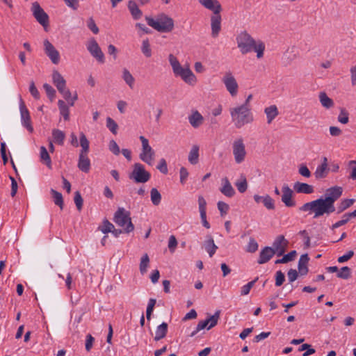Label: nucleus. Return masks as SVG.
I'll return each instance as SVG.
<instances>
[{
	"mask_svg": "<svg viewBox=\"0 0 356 356\" xmlns=\"http://www.w3.org/2000/svg\"><path fill=\"white\" fill-rule=\"evenodd\" d=\"M342 188L334 186L327 190L325 197L304 204L300 210L302 211H312L314 213V218H319L324 214L329 215L336 211L334 202L342 195ZM355 202L354 199H344L338 204L337 213H341L348 209Z\"/></svg>",
	"mask_w": 356,
	"mask_h": 356,
	"instance_id": "1",
	"label": "nucleus"
},
{
	"mask_svg": "<svg viewBox=\"0 0 356 356\" xmlns=\"http://www.w3.org/2000/svg\"><path fill=\"white\" fill-rule=\"evenodd\" d=\"M168 61L175 76L181 78L184 83L191 86H194L197 83V79L189 65H181L177 58L172 54L168 56Z\"/></svg>",
	"mask_w": 356,
	"mask_h": 356,
	"instance_id": "2",
	"label": "nucleus"
},
{
	"mask_svg": "<svg viewBox=\"0 0 356 356\" xmlns=\"http://www.w3.org/2000/svg\"><path fill=\"white\" fill-rule=\"evenodd\" d=\"M229 113L232 122L236 129H241L254 120L251 108H248L246 105H238L230 108Z\"/></svg>",
	"mask_w": 356,
	"mask_h": 356,
	"instance_id": "3",
	"label": "nucleus"
},
{
	"mask_svg": "<svg viewBox=\"0 0 356 356\" xmlns=\"http://www.w3.org/2000/svg\"><path fill=\"white\" fill-rule=\"evenodd\" d=\"M147 24L161 33L170 32L174 29V21L165 14H161L156 19L146 17Z\"/></svg>",
	"mask_w": 356,
	"mask_h": 356,
	"instance_id": "4",
	"label": "nucleus"
},
{
	"mask_svg": "<svg viewBox=\"0 0 356 356\" xmlns=\"http://www.w3.org/2000/svg\"><path fill=\"white\" fill-rule=\"evenodd\" d=\"M113 220L118 226L124 227V232L126 233H129L134 229L130 213L124 208H118L115 213Z\"/></svg>",
	"mask_w": 356,
	"mask_h": 356,
	"instance_id": "5",
	"label": "nucleus"
},
{
	"mask_svg": "<svg viewBox=\"0 0 356 356\" xmlns=\"http://www.w3.org/2000/svg\"><path fill=\"white\" fill-rule=\"evenodd\" d=\"M232 149L236 163L240 164L245 160L247 151L244 140L242 137H238L233 140Z\"/></svg>",
	"mask_w": 356,
	"mask_h": 356,
	"instance_id": "6",
	"label": "nucleus"
},
{
	"mask_svg": "<svg viewBox=\"0 0 356 356\" xmlns=\"http://www.w3.org/2000/svg\"><path fill=\"white\" fill-rule=\"evenodd\" d=\"M254 40L245 31L241 32L236 37V42L242 54H246L252 51Z\"/></svg>",
	"mask_w": 356,
	"mask_h": 356,
	"instance_id": "7",
	"label": "nucleus"
},
{
	"mask_svg": "<svg viewBox=\"0 0 356 356\" xmlns=\"http://www.w3.org/2000/svg\"><path fill=\"white\" fill-rule=\"evenodd\" d=\"M142 143V151L139 155L140 159L149 165H152L155 159V152L149 144L148 140L143 136L139 137Z\"/></svg>",
	"mask_w": 356,
	"mask_h": 356,
	"instance_id": "8",
	"label": "nucleus"
},
{
	"mask_svg": "<svg viewBox=\"0 0 356 356\" xmlns=\"http://www.w3.org/2000/svg\"><path fill=\"white\" fill-rule=\"evenodd\" d=\"M150 177V173L145 170L143 165L137 163L134 164V170L129 177L136 183H145L149 181Z\"/></svg>",
	"mask_w": 356,
	"mask_h": 356,
	"instance_id": "9",
	"label": "nucleus"
},
{
	"mask_svg": "<svg viewBox=\"0 0 356 356\" xmlns=\"http://www.w3.org/2000/svg\"><path fill=\"white\" fill-rule=\"evenodd\" d=\"M220 315V310H216L213 315L204 321H201L197 325V327L194 331L191 334V337H194L198 332L207 327L208 330L215 327L219 320Z\"/></svg>",
	"mask_w": 356,
	"mask_h": 356,
	"instance_id": "10",
	"label": "nucleus"
},
{
	"mask_svg": "<svg viewBox=\"0 0 356 356\" xmlns=\"http://www.w3.org/2000/svg\"><path fill=\"white\" fill-rule=\"evenodd\" d=\"M222 82L232 97H235L237 95L238 85L232 72H226L222 78Z\"/></svg>",
	"mask_w": 356,
	"mask_h": 356,
	"instance_id": "11",
	"label": "nucleus"
},
{
	"mask_svg": "<svg viewBox=\"0 0 356 356\" xmlns=\"http://www.w3.org/2000/svg\"><path fill=\"white\" fill-rule=\"evenodd\" d=\"M31 11L33 17L44 28L49 25V16L38 2L32 3Z\"/></svg>",
	"mask_w": 356,
	"mask_h": 356,
	"instance_id": "12",
	"label": "nucleus"
},
{
	"mask_svg": "<svg viewBox=\"0 0 356 356\" xmlns=\"http://www.w3.org/2000/svg\"><path fill=\"white\" fill-rule=\"evenodd\" d=\"M87 49L98 62L104 63L105 61V57L103 51L99 47L98 43L94 38H91L86 44Z\"/></svg>",
	"mask_w": 356,
	"mask_h": 356,
	"instance_id": "13",
	"label": "nucleus"
},
{
	"mask_svg": "<svg viewBox=\"0 0 356 356\" xmlns=\"http://www.w3.org/2000/svg\"><path fill=\"white\" fill-rule=\"evenodd\" d=\"M19 110L22 126L25 127L30 133H32L33 131V127L31 124V116L22 98L19 100Z\"/></svg>",
	"mask_w": 356,
	"mask_h": 356,
	"instance_id": "14",
	"label": "nucleus"
},
{
	"mask_svg": "<svg viewBox=\"0 0 356 356\" xmlns=\"http://www.w3.org/2000/svg\"><path fill=\"white\" fill-rule=\"evenodd\" d=\"M43 44L46 55L54 64H58L60 61L59 52L48 40H44Z\"/></svg>",
	"mask_w": 356,
	"mask_h": 356,
	"instance_id": "15",
	"label": "nucleus"
},
{
	"mask_svg": "<svg viewBox=\"0 0 356 356\" xmlns=\"http://www.w3.org/2000/svg\"><path fill=\"white\" fill-rule=\"evenodd\" d=\"M288 241L282 235L278 236L273 243L271 248L278 257L284 254L287 248Z\"/></svg>",
	"mask_w": 356,
	"mask_h": 356,
	"instance_id": "16",
	"label": "nucleus"
},
{
	"mask_svg": "<svg viewBox=\"0 0 356 356\" xmlns=\"http://www.w3.org/2000/svg\"><path fill=\"white\" fill-rule=\"evenodd\" d=\"M282 202L287 207H292L296 205V202L293 200V191L287 185L284 184L282 188Z\"/></svg>",
	"mask_w": 356,
	"mask_h": 356,
	"instance_id": "17",
	"label": "nucleus"
},
{
	"mask_svg": "<svg viewBox=\"0 0 356 356\" xmlns=\"http://www.w3.org/2000/svg\"><path fill=\"white\" fill-rule=\"evenodd\" d=\"M220 13H213L211 17V35L213 38L218 36L221 29V16Z\"/></svg>",
	"mask_w": 356,
	"mask_h": 356,
	"instance_id": "18",
	"label": "nucleus"
},
{
	"mask_svg": "<svg viewBox=\"0 0 356 356\" xmlns=\"http://www.w3.org/2000/svg\"><path fill=\"white\" fill-rule=\"evenodd\" d=\"M197 1L204 8L213 13H220L222 10V6L218 0H197Z\"/></svg>",
	"mask_w": 356,
	"mask_h": 356,
	"instance_id": "19",
	"label": "nucleus"
},
{
	"mask_svg": "<svg viewBox=\"0 0 356 356\" xmlns=\"http://www.w3.org/2000/svg\"><path fill=\"white\" fill-rule=\"evenodd\" d=\"M190 124L195 129L200 127L204 123V117L197 110L193 111L188 117Z\"/></svg>",
	"mask_w": 356,
	"mask_h": 356,
	"instance_id": "20",
	"label": "nucleus"
},
{
	"mask_svg": "<svg viewBox=\"0 0 356 356\" xmlns=\"http://www.w3.org/2000/svg\"><path fill=\"white\" fill-rule=\"evenodd\" d=\"M222 187L220 188V191L227 197H232L236 192L229 181L227 177H224L221 180Z\"/></svg>",
	"mask_w": 356,
	"mask_h": 356,
	"instance_id": "21",
	"label": "nucleus"
},
{
	"mask_svg": "<svg viewBox=\"0 0 356 356\" xmlns=\"http://www.w3.org/2000/svg\"><path fill=\"white\" fill-rule=\"evenodd\" d=\"M275 252L271 247H265L261 250L259 254V257L257 263L259 264H264L267 263L274 255Z\"/></svg>",
	"mask_w": 356,
	"mask_h": 356,
	"instance_id": "22",
	"label": "nucleus"
},
{
	"mask_svg": "<svg viewBox=\"0 0 356 356\" xmlns=\"http://www.w3.org/2000/svg\"><path fill=\"white\" fill-rule=\"evenodd\" d=\"M78 168L83 172H88L90 169V161L88 154H79L78 161Z\"/></svg>",
	"mask_w": 356,
	"mask_h": 356,
	"instance_id": "23",
	"label": "nucleus"
},
{
	"mask_svg": "<svg viewBox=\"0 0 356 356\" xmlns=\"http://www.w3.org/2000/svg\"><path fill=\"white\" fill-rule=\"evenodd\" d=\"M40 161L45 165L49 169L52 168V163L50 155L45 147H40Z\"/></svg>",
	"mask_w": 356,
	"mask_h": 356,
	"instance_id": "24",
	"label": "nucleus"
},
{
	"mask_svg": "<svg viewBox=\"0 0 356 356\" xmlns=\"http://www.w3.org/2000/svg\"><path fill=\"white\" fill-rule=\"evenodd\" d=\"M309 258L307 254H305L300 256V258L298 261V273L300 275H305L308 273V267L307 264L309 262Z\"/></svg>",
	"mask_w": 356,
	"mask_h": 356,
	"instance_id": "25",
	"label": "nucleus"
},
{
	"mask_svg": "<svg viewBox=\"0 0 356 356\" xmlns=\"http://www.w3.org/2000/svg\"><path fill=\"white\" fill-rule=\"evenodd\" d=\"M293 188L299 193L311 194L314 192L313 186L306 183L296 182Z\"/></svg>",
	"mask_w": 356,
	"mask_h": 356,
	"instance_id": "26",
	"label": "nucleus"
},
{
	"mask_svg": "<svg viewBox=\"0 0 356 356\" xmlns=\"http://www.w3.org/2000/svg\"><path fill=\"white\" fill-rule=\"evenodd\" d=\"M264 113L266 115L268 124H270L273 120L279 115L278 108L275 105H271L265 108Z\"/></svg>",
	"mask_w": 356,
	"mask_h": 356,
	"instance_id": "27",
	"label": "nucleus"
},
{
	"mask_svg": "<svg viewBox=\"0 0 356 356\" xmlns=\"http://www.w3.org/2000/svg\"><path fill=\"white\" fill-rule=\"evenodd\" d=\"M128 8L131 13L132 17L134 19H139L143 15L142 11L138 8V6L135 1H129L128 3Z\"/></svg>",
	"mask_w": 356,
	"mask_h": 356,
	"instance_id": "28",
	"label": "nucleus"
},
{
	"mask_svg": "<svg viewBox=\"0 0 356 356\" xmlns=\"http://www.w3.org/2000/svg\"><path fill=\"white\" fill-rule=\"evenodd\" d=\"M188 161L192 165H195L199 161V146L197 145H193L191 147L188 157Z\"/></svg>",
	"mask_w": 356,
	"mask_h": 356,
	"instance_id": "29",
	"label": "nucleus"
},
{
	"mask_svg": "<svg viewBox=\"0 0 356 356\" xmlns=\"http://www.w3.org/2000/svg\"><path fill=\"white\" fill-rule=\"evenodd\" d=\"M168 332V324L165 322H163L161 325H159L156 330L154 340L159 341L163 339L167 334Z\"/></svg>",
	"mask_w": 356,
	"mask_h": 356,
	"instance_id": "30",
	"label": "nucleus"
},
{
	"mask_svg": "<svg viewBox=\"0 0 356 356\" xmlns=\"http://www.w3.org/2000/svg\"><path fill=\"white\" fill-rule=\"evenodd\" d=\"M318 98L322 106L324 108L328 109L333 107V100L325 92H321L318 95Z\"/></svg>",
	"mask_w": 356,
	"mask_h": 356,
	"instance_id": "31",
	"label": "nucleus"
},
{
	"mask_svg": "<svg viewBox=\"0 0 356 356\" xmlns=\"http://www.w3.org/2000/svg\"><path fill=\"white\" fill-rule=\"evenodd\" d=\"M204 248L210 257H213L218 249V246L214 243V241L211 236H208V238L205 241Z\"/></svg>",
	"mask_w": 356,
	"mask_h": 356,
	"instance_id": "32",
	"label": "nucleus"
},
{
	"mask_svg": "<svg viewBox=\"0 0 356 356\" xmlns=\"http://www.w3.org/2000/svg\"><path fill=\"white\" fill-rule=\"evenodd\" d=\"M58 106L60 115L63 117L65 120H69L70 119V110L69 106L65 104L63 100L58 101Z\"/></svg>",
	"mask_w": 356,
	"mask_h": 356,
	"instance_id": "33",
	"label": "nucleus"
},
{
	"mask_svg": "<svg viewBox=\"0 0 356 356\" xmlns=\"http://www.w3.org/2000/svg\"><path fill=\"white\" fill-rule=\"evenodd\" d=\"M52 137L54 143H58L60 145H63L65 134L63 131L56 129H53Z\"/></svg>",
	"mask_w": 356,
	"mask_h": 356,
	"instance_id": "34",
	"label": "nucleus"
},
{
	"mask_svg": "<svg viewBox=\"0 0 356 356\" xmlns=\"http://www.w3.org/2000/svg\"><path fill=\"white\" fill-rule=\"evenodd\" d=\"M122 77L128 86L132 89L134 86L135 79L127 69H123Z\"/></svg>",
	"mask_w": 356,
	"mask_h": 356,
	"instance_id": "35",
	"label": "nucleus"
},
{
	"mask_svg": "<svg viewBox=\"0 0 356 356\" xmlns=\"http://www.w3.org/2000/svg\"><path fill=\"white\" fill-rule=\"evenodd\" d=\"M52 81L56 88L66 85V81L57 70L53 72Z\"/></svg>",
	"mask_w": 356,
	"mask_h": 356,
	"instance_id": "36",
	"label": "nucleus"
},
{
	"mask_svg": "<svg viewBox=\"0 0 356 356\" xmlns=\"http://www.w3.org/2000/svg\"><path fill=\"white\" fill-rule=\"evenodd\" d=\"M329 168L325 165H319L314 172V176L317 179L325 178L328 174Z\"/></svg>",
	"mask_w": 356,
	"mask_h": 356,
	"instance_id": "37",
	"label": "nucleus"
},
{
	"mask_svg": "<svg viewBox=\"0 0 356 356\" xmlns=\"http://www.w3.org/2000/svg\"><path fill=\"white\" fill-rule=\"evenodd\" d=\"M80 145L81 147V149L79 154H88L89 152V141L87 139L86 135L81 132L80 134Z\"/></svg>",
	"mask_w": 356,
	"mask_h": 356,
	"instance_id": "38",
	"label": "nucleus"
},
{
	"mask_svg": "<svg viewBox=\"0 0 356 356\" xmlns=\"http://www.w3.org/2000/svg\"><path fill=\"white\" fill-rule=\"evenodd\" d=\"M264 50L265 44L262 41H254V44L252 47V51H254L257 53V58H261L263 57Z\"/></svg>",
	"mask_w": 356,
	"mask_h": 356,
	"instance_id": "39",
	"label": "nucleus"
},
{
	"mask_svg": "<svg viewBox=\"0 0 356 356\" xmlns=\"http://www.w3.org/2000/svg\"><path fill=\"white\" fill-rule=\"evenodd\" d=\"M235 186H236L238 191L243 193L247 191L248 188V182L246 177L241 175L240 179L236 181Z\"/></svg>",
	"mask_w": 356,
	"mask_h": 356,
	"instance_id": "40",
	"label": "nucleus"
},
{
	"mask_svg": "<svg viewBox=\"0 0 356 356\" xmlns=\"http://www.w3.org/2000/svg\"><path fill=\"white\" fill-rule=\"evenodd\" d=\"M149 263V258L147 254H145L140 259V262L139 265L140 272L142 275H144L147 271V268Z\"/></svg>",
	"mask_w": 356,
	"mask_h": 356,
	"instance_id": "41",
	"label": "nucleus"
},
{
	"mask_svg": "<svg viewBox=\"0 0 356 356\" xmlns=\"http://www.w3.org/2000/svg\"><path fill=\"white\" fill-rule=\"evenodd\" d=\"M150 197L151 201L154 205L157 206L161 203V195L156 188H153L151 189Z\"/></svg>",
	"mask_w": 356,
	"mask_h": 356,
	"instance_id": "42",
	"label": "nucleus"
},
{
	"mask_svg": "<svg viewBox=\"0 0 356 356\" xmlns=\"http://www.w3.org/2000/svg\"><path fill=\"white\" fill-rule=\"evenodd\" d=\"M51 193L52 194V197L54 198V202L55 204L58 205L60 209H63V199L62 194L54 189L51 190Z\"/></svg>",
	"mask_w": 356,
	"mask_h": 356,
	"instance_id": "43",
	"label": "nucleus"
},
{
	"mask_svg": "<svg viewBox=\"0 0 356 356\" xmlns=\"http://www.w3.org/2000/svg\"><path fill=\"white\" fill-rule=\"evenodd\" d=\"M337 120L339 122L346 124L349 122V113L344 108H340V113L338 115Z\"/></svg>",
	"mask_w": 356,
	"mask_h": 356,
	"instance_id": "44",
	"label": "nucleus"
},
{
	"mask_svg": "<svg viewBox=\"0 0 356 356\" xmlns=\"http://www.w3.org/2000/svg\"><path fill=\"white\" fill-rule=\"evenodd\" d=\"M259 245L256 240L250 237L249 239V242L245 248V251L250 253H254L258 250Z\"/></svg>",
	"mask_w": 356,
	"mask_h": 356,
	"instance_id": "45",
	"label": "nucleus"
},
{
	"mask_svg": "<svg viewBox=\"0 0 356 356\" xmlns=\"http://www.w3.org/2000/svg\"><path fill=\"white\" fill-rule=\"evenodd\" d=\"M337 276L339 278L347 280L351 276V270L348 266H343L338 271Z\"/></svg>",
	"mask_w": 356,
	"mask_h": 356,
	"instance_id": "46",
	"label": "nucleus"
},
{
	"mask_svg": "<svg viewBox=\"0 0 356 356\" xmlns=\"http://www.w3.org/2000/svg\"><path fill=\"white\" fill-rule=\"evenodd\" d=\"M141 51L147 58H149L152 56V49L150 47L149 40L147 39L144 40L143 41Z\"/></svg>",
	"mask_w": 356,
	"mask_h": 356,
	"instance_id": "47",
	"label": "nucleus"
},
{
	"mask_svg": "<svg viewBox=\"0 0 356 356\" xmlns=\"http://www.w3.org/2000/svg\"><path fill=\"white\" fill-rule=\"evenodd\" d=\"M296 254V252L295 250H293V251L290 252L289 253L284 255L282 259L276 260L275 264L288 263L289 261L293 260Z\"/></svg>",
	"mask_w": 356,
	"mask_h": 356,
	"instance_id": "48",
	"label": "nucleus"
},
{
	"mask_svg": "<svg viewBox=\"0 0 356 356\" xmlns=\"http://www.w3.org/2000/svg\"><path fill=\"white\" fill-rule=\"evenodd\" d=\"M263 204L264 206L269 210H273L275 209V201L274 200L268 195H266L263 198Z\"/></svg>",
	"mask_w": 356,
	"mask_h": 356,
	"instance_id": "49",
	"label": "nucleus"
},
{
	"mask_svg": "<svg viewBox=\"0 0 356 356\" xmlns=\"http://www.w3.org/2000/svg\"><path fill=\"white\" fill-rule=\"evenodd\" d=\"M114 229V225L107 220H104L101 226L99 227V229L104 234L111 232Z\"/></svg>",
	"mask_w": 356,
	"mask_h": 356,
	"instance_id": "50",
	"label": "nucleus"
},
{
	"mask_svg": "<svg viewBox=\"0 0 356 356\" xmlns=\"http://www.w3.org/2000/svg\"><path fill=\"white\" fill-rule=\"evenodd\" d=\"M257 280H258V277H257L254 280L248 282L247 284L241 287V296H246V295H248L250 293V289L253 287V286L254 285L255 282Z\"/></svg>",
	"mask_w": 356,
	"mask_h": 356,
	"instance_id": "51",
	"label": "nucleus"
},
{
	"mask_svg": "<svg viewBox=\"0 0 356 356\" xmlns=\"http://www.w3.org/2000/svg\"><path fill=\"white\" fill-rule=\"evenodd\" d=\"M106 127L113 134H117L118 124L110 117L106 118Z\"/></svg>",
	"mask_w": 356,
	"mask_h": 356,
	"instance_id": "52",
	"label": "nucleus"
},
{
	"mask_svg": "<svg viewBox=\"0 0 356 356\" xmlns=\"http://www.w3.org/2000/svg\"><path fill=\"white\" fill-rule=\"evenodd\" d=\"M156 302V299H154V298H150L148 302V305H147V310H146V316H147V320H150V318H151V315H152V313L153 312Z\"/></svg>",
	"mask_w": 356,
	"mask_h": 356,
	"instance_id": "53",
	"label": "nucleus"
},
{
	"mask_svg": "<svg viewBox=\"0 0 356 356\" xmlns=\"http://www.w3.org/2000/svg\"><path fill=\"white\" fill-rule=\"evenodd\" d=\"M349 220H350V218H349V217L346 216V213L345 214L343 215L341 220L336 222L335 223H334L332 225L331 229H334L341 226H343V225H346Z\"/></svg>",
	"mask_w": 356,
	"mask_h": 356,
	"instance_id": "54",
	"label": "nucleus"
},
{
	"mask_svg": "<svg viewBox=\"0 0 356 356\" xmlns=\"http://www.w3.org/2000/svg\"><path fill=\"white\" fill-rule=\"evenodd\" d=\"M108 149L115 155H118L120 152V147L114 140L109 142Z\"/></svg>",
	"mask_w": 356,
	"mask_h": 356,
	"instance_id": "55",
	"label": "nucleus"
},
{
	"mask_svg": "<svg viewBox=\"0 0 356 356\" xmlns=\"http://www.w3.org/2000/svg\"><path fill=\"white\" fill-rule=\"evenodd\" d=\"M43 88L47 95V96L52 100L56 95V90L48 83H44Z\"/></svg>",
	"mask_w": 356,
	"mask_h": 356,
	"instance_id": "56",
	"label": "nucleus"
},
{
	"mask_svg": "<svg viewBox=\"0 0 356 356\" xmlns=\"http://www.w3.org/2000/svg\"><path fill=\"white\" fill-rule=\"evenodd\" d=\"M285 280L284 274L281 271L278 270L275 273V286H280Z\"/></svg>",
	"mask_w": 356,
	"mask_h": 356,
	"instance_id": "57",
	"label": "nucleus"
},
{
	"mask_svg": "<svg viewBox=\"0 0 356 356\" xmlns=\"http://www.w3.org/2000/svg\"><path fill=\"white\" fill-rule=\"evenodd\" d=\"M217 205H218V209L220 211V215L222 216L225 215L227 213V211H229V205L224 202L220 201L218 202Z\"/></svg>",
	"mask_w": 356,
	"mask_h": 356,
	"instance_id": "58",
	"label": "nucleus"
},
{
	"mask_svg": "<svg viewBox=\"0 0 356 356\" xmlns=\"http://www.w3.org/2000/svg\"><path fill=\"white\" fill-rule=\"evenodd\" d=\"M74 200L77 209L80 211L83 206V198L79 191L75 192Z\"/></svg>",
	"mask_w": 356,
	"mask_h": 356,
	"instance_id": "59",
	"label": "nucleus"
},
{
	"mask_svg": "<svg viewBox=\"0 0 356 356\" xmlns=\"http://www.w3.org/2000/svg\"><path fill=\"white\" fill-rule=\"evenodd\" d=\"M157 169L164 175H166L168 172L167 163L164 159H161L159 161V163L157 165Z\"/></svg>",
	"mask_w": 356,
	"mask_h": 356,
	"instance_id": "60",
	"label": "nucleus"
},
{
	"mask_svg": "<svg viewBox=\"0 0 356 356\" xmlns=\"http://www.w3.org/2000/svg\"><path fill=\"white\" fill-rule=\"evenodd\" d=\"M188 172L187 169L185 167H181L179 170V175H180V182L182 184H184L187 180V178L188 177Z\"/></svg>",
	"mask_w": 356,
	"mask_h": 356,
	"instance_id": "61",
	"label": "nucleus"
},
{
	"mask_svg": "<svg viewBox=\"0 0 356 356\" xmlns=\"http://www.w3.org/2000/svg\"><path fill=\"white\" fill-rule=\"evenodd\" d=\"M298 172L300 175L307 178L310 177L312 175L310 170L305 165H301L299 167Z\"/></svg>",
	"mask_w": 356,
	"mask_h": 356,
	"instance_id": "62",
	"label": "nucleus"
},
{
	"mask_svg": "<svg viewBox=\"0 0 356 356\" xmlns=\"http://www.w3.org/2000/svg\"><path fill=\"white\" fill-rule=\"evenodd\" d=\"M354 255V252L353 250H349L346 254L343 256H341L338 258L337 261L339 263H344L348 261Z\"/></svg>",
	"mask_w": 356,
	"mask_h": 356,
	"instance_id": "63",
	"label": "nucleus"
},
{
	"mask_svg": "<svg viewBox=\"0 0 356 356\" xmlns=\"http://www.w3.org/2000/svg\"><path fill=\"white\" fill-rule=\"evenodd\" d=\"M298 276V272L295 269H290L287 273V277L289 282H294Z\"/></svg>",
	"mask_w": 356,
	"mask_h": 356,
	"instance_id": "64",
	"label": "nucleus"
}]
</instances>
